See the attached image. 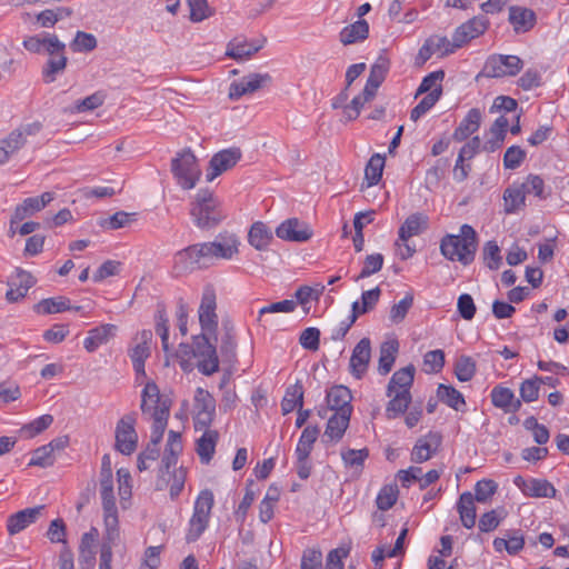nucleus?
I'll return each mask as SVG.
<instances>
[{
    "instance_id": "obj_32",
    "label": "nucleus",
    "mask_w": 569,
    "mask_h": 569,
    "mask_svg": "<svg viewBox=\"0 0 569 569\" xmlns=\"http://www.w3.org/2000/svg\"><path fill=\"white\" fill-rule=\"evenodd\" d=\"M491 401L497 408L503 409L506 412L518 411L521 407L520 400L515 398L511 389L497 386L491 390Z\"/></svg>"
},
{
    "instance_id": "obj_25",
    "label": "nucleus",
    "mask_w": 569,
    "mask_h": 569,
    "mask_svg": "<svg viewBox=\"0 0 569 569\" xmlns=\"http://www.w3.org/2000/svg\"><path fill=\"white\" fill-rule=\"evenodd\" d=\"M481 119L482 114L479 109H470L459 126L455 129L452 139L457 142H461L468 139L472 133L478 131L480 128Z\"/></svg>"
},
{
    "instance_id": "obj_26",
    "label": "nucleus",
    "mask_w": 569,
    "mask_h": 569,
    "mask_svg": "<svg viewBox=\"0 0 569 569\" xmlns=\"http://www.w3.org/2000/svg\"><path fill=\"white\" fill-rule=\"evenodd\" d=\"M351 392L347 387L343 386H335L332 387L326 397L328 408L335 412L347 411V413H352L351 406Z\"/></svg>"
},
{
    "instance_id": "obj_8",
    "label": "nucleus",
    "mask_w": 569,
    "mask_h": 569,
    "mask_svg": "<svg viewBox=\"0 0 569 569\" xmlns=\"http://www.w3.org/2000/svg\"><path fill=\"white\" fill-rule=\"evenodd\" d=\"M522 67L523 62L517 56L493 54L487 59L483 74L489 78L513 77Z\"/></svg>"
},
{
    "instance_id": "obj_22",
    "label": "nucleus",
    "mask_w": 569,
    "mask_h": 569,
    "mask_svg": "<svg viewBox=\"0 0 569 569\" xmlns=\"http://www.w3.org/2000/svg\"><path fill=\"white\" fill-rule=\"evenodd\" d=\"M487 30V21L483 18H472L458 27L453 33L456 47H462L470 40L479 37Z\"/></svg>"
},
{
    "instance_id": "obj_31",
    "label": "nucleus",
    "mask_w": 569,
    "mask_h": 569,
    "mask_svg": "<svg viewBox=\"0 0 569 569\" xmlns=\"http://www.w3.org/2000/svg\"><path fill=\"white\" fill-rule=\"evenodd\" d=\"M351 413L347 411L333 412L328 419L325 437L332 442H338L342 439L346 430L349 427Z\"/></svg>"
},
{
    "instance_id": "obj_47",
    "label": "nucleus",
    "mask_w": 569,
    "mask_h": 569,
    "mask_svg": "<svg viewBox=\"0 0 569 569\" xmlns=\"http://www.w3.org/2000/svg\"><path fill=\"white\" fill-rule=\"evenodd\" d=\"M70 309L69 299L64 297L43 299L34 306L36 312L42 315L62 312Z\"/></svg>"
},
{
    "instance_id": "obj_41",
    "label": "nucleus",
    "mask_w": 569,
    "mask_h": 569,
    "mask_svg": "<svg viewBox=\"0 0 569 569\" xmlns=\"http://www.w3.org/2000/svg\"><path fill=\"white\" fill-rule=\"evenodd\" d=\"M319 433L320 430L317 426H307L302 430L299 441L297 443L295 451L296 456H300L301 458L309 457L313 449V445L319 437Z\"/></svg>"
},
{
    "instance_id": "obj_57",
    "label": "nucleus",
    "mask_w": 569,
    "mask_h": 569,
    "mask_svg": "<svg viewBox=\"0 0 569 569\" xmlns=\"http://www.w3.org/2000/svg\"><path fill=\"white\" fill-rule=\"evenodd\" d=\"M375 97H367L366 89L361 94L355 97L349 104L343 107L342 113L347 121H351L358 118L360 114L361 108L365 103L371 101Z\"/></svg>"
},
{
    "instance_id": "obj_15",
    "label": "nucleus",
    "mask_w": 569,
    "mask_h": 569,
    "mask_svg": "<svg viewBox=\"0 0 569 569\" xmlns=\"http://www.w3.org/2000/svg\"><path fill=\"white\" fill-rule=\"evenodd\" d=\"M241 156L239 148H229L216 153L209 162L207 180L212 181L221 173L233 168L241 159Z\"/></svg>"
},
{
    "instance_id": "obj_12",
    "label": "nucleus",
    "mask_w": 569,
    "mask_h": 569,
    "mask_svg": "<svg viewBox=\"0 0 569 569\" xmlns=\"http://www.w3.org/2000/svg\"><path fill=\"white\" fill-rule=\"evenodd\" d=\"M100 497L103 511V532L113 542L120 537L119 516L113 489L110 491L100 490Z\"/></svg>"
},
{
    "instance_id": "obj_35",
    "label": "nucleus",
    "mask_w": 569,
    "mask_h": 569,
    "mask_svg": "<svg viewBox=\"0 0 569 569\" xmlns=\"http://www.w3.org/2000/svg\"><path fill=\"white\" fill-rule=\"evenodd\" d=\"M99 537V531L96 527H91L89 531L84 532L81 537L79 546V560L89 566H92L96 559V542Z\"/></svg>"
},
{
    "instance_id": "obj_40",
    "label": "nucleus",
    "mask_w": 569,
    "mask_h": 569,
    "mask_svg": "<svg viewBox=\"0 0 569 569\" xmlns=\"http://www.w3.org/2000/svg\"><path fill=\"white\" fill-rule=\"evenodd\" d=\"M23 148L21 133L10 132L0 139V166L6 164L10 158Z\"/></svg>"
},
{
    "instance_id": "obj_38",
    "label": "nucleus",
    "mask_w": 569,
    "mask_h": 569,
    "mask_svg": "<svg viewBox=\"0 0 569 569\" xmlns=\"http://www.w3.org/2000/svg\"><path fill=\"white\" fill-rule=\"evenodd\" d=\"M67 63L68 58L66 57L64 51L51 56V58L42 67L41 71L44 83L54 82L57 76L66 70Z\"/></svg>"
},
{
    "instance_id": "obj_23",
    "label": "nucleus",
    "mask_w": 569,
    "mask_h": 569,
    "mask_svg": "<svg viewBox=\"0 0 569 569\" xmlns=\"http://www.w3.org/2000/svg\"><path fill=\"white\" fill-rule=\"evenodd\" d=\"M390 68V61L385 56H379L370 68V73L365 86L367 97H375L378 88L385 81Z\"/></svg>"
},
{
    "instance_id": "obj_3",
    "label": "nucleus",
    "mask_w": 569,
    "mask_h": 569,
    "mask_svg": "<svg viewBox=\"0 0 569 569\" xmlns=\"http://www.w3.org/2000/svg\"><path fill=\"white\" fill-rule=\"evenodd\" d=\"M190 216L200 229H212L224 218L221 203L209 189H200L191 202Z\"/></svg>"
},
{
    "instance_id": "obj_49",
    "label": "nucleus",
    "mask_w": 569,
    "mask_h": 569,
    "mask_svg": "<svg viewBox=\"0 0 569 569\" xmlns=\"http://www.w3.org/2000/svg\"><path fill=\"white\" fill-rule=\"evenodd\" d=\"M442 94V88H437L436 90H431V92L427 93L421 101L411 110L410 119L412 121L419 120L423 114H426L440 99Z\"/></svg>"
},
{
    "instance_id": "obj_37",
    "label": "nucleus",
    "mask_w": 569,
    "mask_h": 569,
    "mask_svg": "<svg viewBox=\"0 0 569 569\" xmlns=\"http://www.w3.org/2000/svg\"><path fill=\"white\" fill-rule=\"evenodd\" d=\"M369 24L366 20L359 19L355 23L345 27L340 32V41L345 44H352L368 38Z\"/></svg>"
},
{
    "instance_id": "obj_28",
    "label": "nucleus",
    "mask_w": 569,
    "mask_h": 569,
    "mask_svg": "<svg viewBox=\"0 0 569 569\" xmlns=\"http://www.w3.org/2000/svg\"><path fill=\"white\" fill-rule=\"evenodd\" d=\"M263 42H248L246 39H233L228 43L226 54L234 60L248 59L262 48Z\"/></svg>"
},
{
    "instance_id": "obj_21",
    "label": "nucleus",
    "mask_w": 569,
    "mask_h": 569,
    "mask_svg": "<svg viewBox=\"0 0 569 569\" xmlns=\"http://www.w3.org/2000/svg\"><path fill=\"white\" fill-rule=\"evenodd\" d=\"M509 22L516 33H526L535 27L537 17L529 8L512 6L509 8Z\"/></svg>"
},
{
    "instance_id": "obj_55",
    "label": "nucleus",
    "mask_w": 569,
    "mask_h": 569,
    "mask_svg": "<svg viewBox=\"0 0 569 569\" xmlns=\"http://www.w3.org/2000/svg\"><path fill=\"white\" fill-rule=\"evenodd\" d=\"M369 456L368 449H347L341 451V458L346 465V467L355 468L359 470L363 467L366 459Z\"/></svg>"
},
{
    "instance_id": "obj_59",
    "label": "nucleus",
    "mask_w": 569,
    "mask_h": 569,
    "mask_svg": "<svg viewBox=\"0 0 569 569\" xmlns=\"http://www.w3.org/2000/svg\"><path fill=\"white\" fill-rule=\"evenodd\" d=\"M445 366V352L440 349L428 351L423 357V367L427 373H437Z\"/></svg>"
},
{
    "instance_id": "obj_46",
    "label": "nucleus",
    "mask_w": 569,
    "mask_h": 569,
    "mask_svg": "<svg viewBox=\"0 0 569 569\" xmlns=\"http://www.w3.org/2000/svg\"><path fill=\"white\" fill-rule=\"evenodd\" d=\"M224 331L220 339V355L224 361L232 362L237 356V342L232 327L224 325Z\"/></svg>"
},
{
    "instance_id": "obj_51",
    "label": "nucleus",
    "mask_w": 569,
    "mask_h": 569,
    "mask_svg": "<svg viewBox=\"0 0 569 569\" xmlns=\"http://www.w3.org/2000/svg\"><path fill=\"white\" fill-rule=\"evenodd\" d=\"M455 373L459 381H470L476 373V361L469 356H460L455 363Z\"/></svg>"
},
{
    "instance_id": "obj_54",
    "label": "nucleus",
    "mask_w": 569,
    "mask_h": 569,
    "mask_svg": "<svg viewBox=\"0 0 569 569\" xmlns=\"http://www.w3.org/2000/svg\"><path fill=\"white\" fill-rule=\"evenodd\" d=\"M70 48L74 52H89L97 48V39L92 33L77 31Z\"/></svg>"
},
{
    "instance_id": "obj_29",
    "label": "nucleus",
    "mask_w": 569,
    "mask_h": 569,
    "mask_svg": "<svg viewBox=\"0 0 569 569\" xmlns=\"http://www.w3.org/2000/svg\"><path fill=\"white\" fill-rule=\"evenodd\" d=\"M508 126L509 121L506 117L497 118L489 130V138L485 141L482 150L493 152L501 148L507 136Z\"/></svg>"
},
{
    "instance_id": "obj_39",
    "label": "nucleus",
    "mask_w": 569,
    "mask_h": 569,
    "mask_svg": "<svg viewBox=\"0 0 569 569\" xmlns=\"http://www.w3.org/2000/svg\"><path fill=\"white\" fill-rule=\"evenodd\" d=\"M505 212L515 213L526 206V193L519 183H512L503 192Z\"/></svg>"
},
{
    "instance_id": "obj_56",
    "label": "nucleus",
    "mask_w": 569,
    "mask_h": 569,
    "mask_svg": "<svg viewBox=\"0 0 569 569\" xmlns=\"http://www.w3.org/2000/svg\"><path fill=\"white\" fill-rule=\"evenodd\" d=\"M197 411H216V400L203 388H197L193 398V413Z\"/></svg>"
},
{
    "instance_id": "obj_36",
    "label": "nucleus",
    "mask_w": 569,
    "mask_h": 569,
    "mask_svg": "<svg viewBox=\"0 0 569 569\" xmlns=\"http://www.w3.org/2000/svg\"><path fill=\"white\" fill-rule=\"evenodd\" d=\"M272 238V231L261 221L254 222L248 233L249 243L259 251L266 250Z\"/></svg>"
},
{
    "instance_id": "obj_45",
    "label": "nucleus",
    "mask_w": 569,
    "mask_h": 569,
    "mask_svg": "<svg viewBox=\"0 0 569 569\" xmlns=\"http://www.w3.org/2000/svg\"><path fill=\"white\" fill-rule=\"evenodd\" d=\"M303 405V388L301 385L296 383L287 389V392L281 401V410L283 415H288L297 407L301 408Z\"/></svg>"
},
{
    "instance_id": "obj_33",
    "label": "nucleus",
    "mask_w": 569,
    "mask_h": 569,
    "mask_svg": "<svg viewBox=\"0 0 569 569\" xmlns=\"http://www.w3.org/2000/svg\"><path fill=\"white\" fill-rule=\"evenodd\" d=\"M218 440L219 432L217 430H204L197 440L196 452L202 463L208 465L211 461Z\"/></svg>"
},
{
    "instance_id": "obj_61",
    "label": "nucleus",
    "mask_w": 569,
    "mask_h": 569,
    "mask_svg": "<svg viewBox=\"0 0 569 569\" xmlns=\"http://www.w3.org/2000/svg\"><path fill=\"white\" fill-rule=\"evenodd\" d=\"M56 460V455L51 451V448H49L48 445L41 446L37 448L33 453L32 458L29 462V466H37L41 468L50 467L53 465Z\"/></svg>"
},
{
    "instance_id": "obj_24",
    "label": "nucleus",
    "mask_w": 569,
    "mask_h": 569,
    "mask_svg": "<svg viewBox=\"0 0 569 569\" xmlns=\"http://www.w3.org/2000/svg\"><path fill=\"white\" fill-rule=\"evenodd\" d=\"M429 218L425 213L410 214L401 224L398 231L399 240L407 242L410 238L421 234L428 229Z\"/></svg>"
},
{
    "instance_id": "obj_27",
    "label": "nucleus",
    "mask_w": 569,
    "mask_h": 569,
    "mask_svg": "<svg viewBox=\"0 0 569 569\" xmlns=\"http://www.w3.org/2000/svg\"><path fill=\"white\" fill-rule=\"evenodd\" d=\"M117 332V326L111 323L101 325L89 330L83 346L88 352L96 351L101 345L107 343Z\"/></svg>"
},
{
    "instance_id": "obj_11",
    "label": "nucleus",
    "mask_w": 569,
    "mask_h": 569,
    "mask_svg": "<svg viewBox=\"0 0 569 569\" xmlns=\"http://www.w3.org/2000/svg\"><path fill=\"white\" fill-rule=\"evenodd\" d=\"M271 83L272 77L267 72L249 73L230 84L229 98L231 100H238L242 96L252 94L259 90L268 88Z\"/></svg>"
},
{
    "instance_id": "obj_9",
    "label": "nucleus",
    "mask_w": 569,
    "mask_h": 569,
    "mask_svg": "<svg viewBox=\"0 0 569 569\" xmlns=\"http://www.w3.org/2000/svg\"><path fill=\"white\" fill-rule=\"evenodd\" d=\"M217 295L212 284L203 288L198 310L199 322L203 332L213 333L218 328Z\"/></svg>"
},
{
    "instance_id": "obj_60",
    "label": "nucleus",
    "mask_w": 569,
    "mask_h": 569,
    "mask_svg": "<svg viewBox=\"0 0 569 569\" xmlns=\"http://www.w3.org/2000/svg\"><path fill=\"white\" fill-rule=\"evenodd\" d=\"M398 499L396 486H385L378 493L376 503L378 509L386 511L393 507Z\"/></svg>"
},
{
    "instance_id": "obj_63",
    "label": "nucleus",
    "mask_w": 569,
    "mask_h": 569,
    "mask_svg": "<svg viewBox=\"0 0 569 569\" xmlns=\"http://www.w3.org/2000/svg\"><path fill=\"white\" fill-rule=\"evenodd\" d=\"M167 486L169 485V492L172 500L179 497L181 493L184 481H186V470L183 468L174 469L172 475H168Z\"/></svg>"
},
{
    "instance_id": "obj_17",
    "label": "nucleus",
    "mask_w": 569,
    "mask_h": 569,
    "mask_svg": "<svg viewBox=\"0 0 569 569\" xmlns=\"http://www.w3.org/2000/svg\"><path fill=\"white\" fill-rule=\"evenodd\" d=\"M54 199V193L43 192L39 197L27 198L19 204L12 214L10 226L13 227L18 221H22L26 218L41 211L47 204Z\"/></svg>"
},
{
    "instance_id": "obj_18",
    "label": "nucleus",
    "mask_w": 569,
    "mask_h": 569,
    "mask_svg": "<svg viewBox=\"0 0 569 569\" xmlns=\"http://www.w3.org/2000/svg\"><path fill=\"white\" fill-rule=\"evenodd\" d=\"M43 509V506H38L20 510L9 516L7 520V530L9 535L14 536L24 530L30 525L34 523Z\"/></svg>"
},
{
    "instance_id": "obj_6",
    "label": "nucleus",
    "mask_w": 569,
    "mask_h": 569,
    "mask_svg": "<svg viewBox=\"0 0 569 569\" xmlns=\"http://www.w3.org/2000/svg\"><path fill=\"white\" fill-rule=\"evenodd\" d=\"M208 332L193 337L192 355L197 359V368L204 376L219 371V357L217 348L209 341Z\"/></svg>"
},
{
    "instance_id": "obj_13",
    "label": "nucleus",
    "mask_w": 569,
    "mask_h": 569,
    "mask_svg": "<svg viewBox=\"0 0 569 569\" xmlns=\"http://www.w3.org/2000/svg\"><path fill=\"white\" fill-rule=\"evenodd\" d=\"M141 411L144 418L156 417V412L164 410L170 413V403L162 399L159 387L153 381H148L141 393Z\"/></svg>"
},
{
    "instance_id": "obj_7",
    "label": "nucleus",
    "mask_w": 569,
    "mask_h": 569,
    "mask_svg": "<svg viewBox=\"0 0 569 569\" xmlns=\"http://www.w3.org/2000/svg\"><path fill=\"white\" fill-rule=\"evenodd\" d=\"M152 341V331L142 330L138 332L132 340V348L129 349V357L132 361L133 370L136 372V380L142 383V379L147 377L144 363L151 355L150 345Z\"/></svg>"
},
{
    "instance_id": "obj_19",
    "label": "nucleus",
    "mask_w": 569,
    "mask_h": 569,
    "mask_svg": "<svg viewBox=\"0 0 569 569\" xmlns=\"http://www.w3.org/2000/svg\"><path fill=\"white\" fill-rule=\"evenodd\" d=\"M440 445L441 436L435 432H429L427 436L417 440L411 452V460L416 463L429 460L437 452Z\"/></svg>"
},
{
    "instance_id": "obj_58",
    "label": "nucleus",
    "mask_w": 569,
    "mask_h": 569,
    "mask_svg": "<svg viewBox=\"0 0 569 569\" xmlns=\"http://www.w3.org/2000/svg\"><path fill=\"white\" fill-rule=\"evenodd\" d=\"M413 305V295L407 293L403 299L393 305L390 309L389 318L392 323H400L406 318L408 311Z\"/></svg>"
},
{
    "instance_id": "obj_52",
    "label": "nucleus",
    "mask_w": 569,
    "mask_h": 569,
    "mask_svg": "<svg viewBox=\"0 0 569 569\" xmlns=\"http://www.w3.org/2000/svg\"><path fill=\"white\" fill-rule=\"evenodd\" d=\"M168 418H169V415L166 413L164 410H160V411L156 412V417L148 418L149 420L153 421L150 443L159 447V445L163 438L164 430L168 425Z\"/></svg>"
},
{
    "instance_id": "obj_34",
    "label": "nucleus",
    "mask_w": 569,
    "mask_h": 569,
    "mask_svg": "<svg viewBox=\"0 0 569 569\" xmlns=\"http://www.w3.org/2000/svg\"><path fill=\"white\" fill-rule=\"evenodd\" d=\"M457 510L459 512L462 526L467 529L473 528L476 525L477 512L475 507V498L471 492L466 491L461 493L457 503Z\"/></svg>"
},
{
    "instance_id": "obj_16",
    "label": "nucleus",
    "mask_w": 569,
    "mask_h": 569,
    "mask_svg": "<svg viewBox=\"0 0 569 569\" xmlns=\"http://www.w3.org/2000/svg\"><path fill=\"white\" fill-rule=\"evenodd\" d=\"M276 234L286 241L305 242L311 238L312 231L307 223L290 218L278 226Z\"/></svg>"
},
{
    "instance_id": "obj_14",
    "label": "nucleus",
    "mask_w": 569,
    "mask_h": 569,
    "mask_svg": "<svg viewBox=\"0 0 569 569\" xmlns=\"http://www.w3.org/2000/svg\"><path fill=\"white\" fill-rule=\"evenodd\" d=\"M23 47L32 53L47 52L50 56H54L66 49V44L56 34L46 32L27 37L23 40Z\"/></svg>"
},
{
    "instance_id": "obj_20",
    "label": "nucleus",
    "mask_w": 569,
    "mask_h": 569,
    "mask_svg": "<svg viewBox=\"0 0 569 569\" xmlns=\"http://www.w3.org/2000/svg\"><path fill=\"white\" fill-rule=\"evenodd\" d=\"M371 356L370 340L362 338L353 348L350 358V370L351 373L360 379L366 373Z\"/></svg>"
},
{
    "instance_id": "obj_64",
    "label": "nucleus",
    "mask_w": 569,
    "mask_h": 569,
    "mask_svg": "<svg viewBox=\"0 0 569 569\" xmlns=\"http://www.w3.org/2000/svg\"><path fill=\"white\" fill-rule=\"evenodd\" d=\"M430 46H432L436 53L441 57L453 53L459 47H456V41L449 40L443 36H431L428 38Z\"/></svg>"
},
{
    "instance_id": "obj_48",
    "label": "nucleus",
    "mask_w": 569,
    "mask_h": 569,
    "mask_svg": "<svg viewBox=\"0 0 569 569\" xmlns=\"http://www.w3.org/2000/svg\"><path fill=\"white\" fill-rule=\"evenodd\" d=\"M556 488L545 479H529L528 489L526 496L536 498H553L556 497Z\"/></svg>"
},
{
    "instance_id": "obj_50",
    "label": "nucleus",
    "mask_w": 569,
    "mask_h": 569,
    "mask_svg": "<svg viewBox=\"0 0 569 569\" xmlns=\"http://www.w3.org/2000/svg\"><path fill=\"white\" fill-rule=\"evenodd\" d=\"M385 167V157L379 153H375L368 161L365 169V178L368 181V186L377 184L381 177Z\"/></svg>"
},
{
    "instance_id": "obj_42",
    "label": "nucleus",
    "mask_w": 569,
    "mask_h": 569,
    "mask_svg": "<svg viewBox=\"0 0 569 569\" xmlns=\"http://www.w3.org/2000/svg\"><path fill=\"white\" fill-rule=\"evenodd\" d=\"M398 352V342L397 341H386L380 347V357L378 371L380 375L385 376L389 373L392 369V366L396 360V355Z\"/></svg>"
},
{
    "instance_id": "obj_44",
    "label": "nucleus",
    "mask_w": 569,
    "mask_h": 569,
    "mask_svg": "<svg viewBox=\"0 0 569 569\" xmlns=\"http://www.w3.org/2000/svg\"><path fill=\"white\" fill-rule=\"evenodd\" d=\"M439 400L455 410H461L466 402L460 391L451 386L439 385L437 390Z\"/></svg>"
},
{
    "instance_id": "obj_43",
    "label": "nucleus",
    "mask_w": 569,
    "mask_h": 569,
    "mask_svg": "<svg viewBox=\"0 0 569 569\" xmlns=\"http://www.w3.org/2000/svg\"><path fill=\"white\" fill-rule=\"evenodd\" d=\"M391 397L386 409V415L389 419H393L403 413L411 402L410 391H396Z\"/></svg>"
},
{
    "instance_id": "obj_53",
    "label": "nucleus",
    "mask_w": 569,
    "mask_h": 569,
    "mask_svg": "<svg viewBox=\"0 0 569 569\" xmlns=\"http://www.w3.org/2000/svg\"><path fill=\"white\" fill-rule=\"evenodd\" d=\"M485 264L490 270H498L502 263V257L500 254V248L496 241H488L483 246L482 250Z\"/></svg>"
},
{
    "instance_id": "obj_10",
    "label": "nucleus",
    "mask_w": 569,
    "mask_h": 569,
    "mask_svg": "<svg viewBox=\"0 0 569 569\" xmlns=\"http://www.w3.org/2000/svg\"><path fill=\"white\" fill-rule=\"evenodd\" d=\"M136 416L134 412L124 415L117 423L116 448L123 455H131L137 448Z\"/></svg>"
},
{
    "instance_id": "obj_1",
    "label": "nucleus",
    "mask_w": 569,
    "mask_h": 569,
    "mask_svg": "<svg viewBox=\"0 0 569 569\" xmlns=\"http://www.w3.org/2000/svg\"><path fill=\"white\" fill-rule=\"evenodd\" d=\"M239 240L233 233H220L213 241L191 244L174 254L173 268L179 273L207 268L217 259H231L238 253Z\"/></svg>"
},
{
    "instance_id": "obj_30",
    "label": "nucleus",
    "mask_w": 569,
    "mask_h": 569,
    "mask_svg": "<svg viewBox=\"0 0 569 569\" xmlns=\"http://www.w3.org/2000/svg\"><path fill=\"white\" fill-rule=\"evenodd\" d=\"M416 368L409 365L405 368L397 370L387 387V396L391 397L396 391H410L413 383Z\"/></svg>"
},
{
    "instance_id": "obj_2",
    "label": "nucleus",
    "mask_w": 569,
    "mask_h": 569,
    "mask_svg": "<svg viewBox=\"0 0 569 569\" xmlns=\"http://www.w3.org/2000/svg\"><path fill=\"white\" fill-rule=\"evenodd\" d=\"M477 247V232L470 224H462L459 234H446L440 241L441 254L465 266L475 260Z\"/></svg>"
},
{
    "instance_id": "obj_4",
    "label": "nucleus",
    "mask_w": 569,
    "mask_h": 569,
    "mask_svg": "<svg viewBox=\"0 0 569 569\" xmlns=\"http://www.w3.org/2000/svg\"><path fill=\"white\" fill-rule=\"evenodd\" d=\"M214 505L213 493L206 489L200 491L193 506V513L189 520V528L186 535L188 542L197 541L208 528L211 511Z\"/></svg>"
},
{
    "instance_id": "obj_62",
    "label": "nucleus",
    "mask_w": 569,
    "mask_h": 569,
    "mask_svg": "<svg viewBox=\"0 0 569 569\" xmlns=\"http://www.w3.org/2000/svg\"><path fill=\"white\" fill-rule=\"evenodd\" d=\"M527 194H535L540 199H546L545 182L540 176L529 174L526 180L519 183Z\"/></svg>"
},
{
    "instance_id": "obj_5",
    "label": "nucleus",
    "mask_w": 569,
    "mask_h": 569,
    "mask_svg": "<svg viewBox=\"0 0 569 569\" xmlns=\"http://www.w3.org/2000/svg\"><path fill=\"white\" fill-rule=\"evenodd\" d=\"M171 171L177 183L186 190L194 188L201 176L197 158L189 149L179 152L171 160Z\"/></svg>"
}]
</instances>
